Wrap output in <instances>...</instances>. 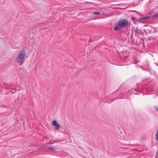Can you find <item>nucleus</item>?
Listing matches in <instances>:
<instances>
[{"mask_svg":"<svg viewBox=\"0 0 158 158\" xmlns=\"http://www.w3.org/2000/svg\"><path fill=\"white\" fill-rule=\"evenodd\" d=\"M128 24V21L126 19H122V20H118L116 23L115 24L114 30L116 31H119L120 27L122 28H125Z\"/></svg>","mask_w":158,"mask_h":158,"instance_id":"1","label":"nucleus"},{"mask_svg":"<svg viewBox=\"0 0 158 158\" xmlns=\"http://www.w3.org/2000/svg\"><path fill=\"white\" fill-rule=\"evenodd\" d=\"M52 125L55 126V129L57 130H58L60 129V127L56 121L53 120L52 123Z\"/></svg>","mask_w":158,"mask_h":158,"instance_id":"3","label":"nucleus"},{"mask_svg":"<svg viewBox=\"0 0 158 158\" xmlns=\"http://www.w3.org/2000/svg\"><path fill=\"white\" fill-rule=\"evenodd\" d=\"M150 18V16H148L144 17H140V19L143 22H146Z\"/></svg>","mask_w":158,"mask_h":158,"instance_id":"4","label":"nucleus"},{"mask_svg":"<svg viewBox=\"0 0 158 158\" xmlns=\"http://www.w3.org/2000/svg\"><path fill=\"white\" fill-rule=\"evenodd\" d=\"M93 14L95 15H101V13L99 12L98 11H96L94 12Z\"/></svg>","mask_w":158,"mask_h":158,"instance_id":"5","label":"nucleus"},{"mask_svg":"<svg viewBox=\"0 0 158 158\" xmlns=\"http://www.w3.org/2000/svg\"><path fill=\"white\" fill-rule=\"evenodd\" d=\"M156 139L158 142V130L157 131L156 134Z\"/></svg>","mask_w":158,"mask_h":158,"instance_id":"8","label":"nucleus"},{"mask_svg":"<svg viewBox=\"0 0 158 158\" xmlns=\"http://www.w3.org/2000/svg\"><path fill=\"white\" fill-rule=\"evenodd\" d=\"M26 52L24 50H21L18 54L15 59L16 62L19 64L20 66L22 65L26 55Z\"/></svg>","mask_w":158,"mask_h":158,"instance_id":"2","label":"nucleus"},{"mask_svg":"<svg viewBox=\"0 0 158 158\" xmlns=\"http://www.w3.org/2000/svg\"><path fill=\"white\" fill-rule=\"evenodd\" d=\"M154 108L157 112H158V106L157 107H154Z\"/></svg>","mask_w":158,"mask_h":158,"instance_id":"9","label":"nucleus"},{"mask_svg":"<svg viewBox=\"0 0 158 158\" xmlns=\"http://www.w3.org/2000/svg\"><path fill=\"white\" fill-rule=\"evenodd\" d=\"M152 17V19H153L155 18H156L158 17V13L155 14H154V15L153 16H151Z\"/></svg>","mask_w":158,"mask_h":158,"instance_id":"7","label":"nucleus"},{"mask_svg":"<svg viewBox=\"0 0 158 158\" xmlns=\"http://www.w3.org/2000/svg\"><path fill=\"white\" fill-rule=\"evenodd\" d=\"M154 12H151L148 15V16H150V18H151L152 19V17H151V16L154 15Z\"/></svg>","mask_w":158,"mask_h":158,"instance_id":"6","label":"nucleus"},{"mask_svg":"<svg viewBox=\"0 0 158 158\" xmlns=\"http://www.w3.org/2000/svg\"><path fill=\"white\" fill-rule=\"evenodd\" d=\"M48 149H51V150H54V149H55V148H47Z\"/></svg>","mask_w":158,"mask_h":158,"instance_id":"11","label":"nucleus"},{"mask_svg":"<svg viewBox=\"0 0 158 158\" xmlns=\"http://www.w3.org/2000/svg\"><path fill=\"white\" fill-rule=\"evenodd\" d=\"M62 141V140H56L55 141H54V142H61Z\"/></svg>","mask_w":158,"mask_h":158,"instance_id":"10","label":"nucleus"}]
</instances>
